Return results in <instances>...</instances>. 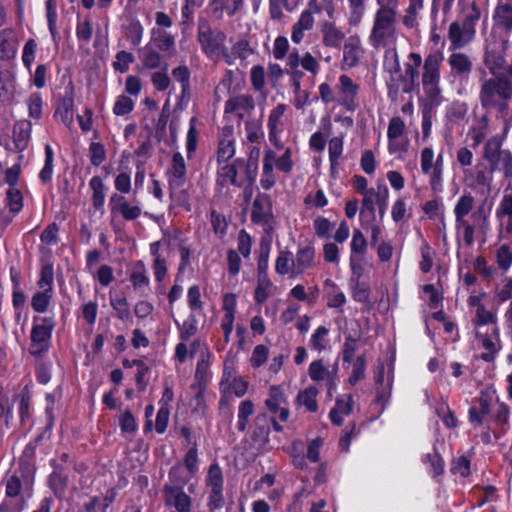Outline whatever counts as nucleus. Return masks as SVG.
<instances>
[{
    "instance_id": "obj_27",
    "label": "nucleus",
    "mask_w": 512,
    "mask_h": 512,
    "mask_svg": "<svg viewBox=\"0 0 512 512\" xmlns=\"http://www.w3.org/2000/svg\"><path fill=\"white\" fill-rule=\"evenodd\" d=\"M14 401L17 404V414L21 424L28 423L32 418V394L27 387H24Z\"/></svg>"
},
{
    "instance_id": "obj_7",
    "label": "nucleus",
    "mask_w": 512,
    "mask_h": 512,
    "mask_svg": "<svg viewBox=\"0 0 512 512\" xmlns=\"http://www.w3.org/2000/svg\"><path fill=\"white\" fill-rule=\"evenodd\" d=\"M475 198L471 193L463 194L456 202L453 212L457 231L462 230L463 240L467 246L473 245L475 241V226L466 219V216L473 211Z\"/></svg>"
},
{
    "instance_id": "obj_29",
    "label": "nucleus",
    "mask_w": 512,
    "mask_h": 512,
    "mask_svg": "<svg viewBox=\"0 0 512 512\" xmlns=\"http://www.w3.org/2000/svg\"><path fill=\"white\" fill-rule=\"evenodd\" d=\"M315 19L312 12L304 10L301 12L298 20L292 27L291 39L294 43L299 44L304 37V32L311 30L314 26Z\"/></svg>"
},
{
    "instance_id": "obj_13",
    "label": "nucleus",
    "mask_w": 512,
    "mask_h": 512,
    "mask_svg": "<svg viewBox=\"0 0 512 512\" xmlns=\"http://www.w3.org/2000/svg\"><path fill=\"white\" fill-rule=\"evenodd\" d=\"M286 110L287 105L285 103H278L271 109L268 117L267 127L269 131V140L273 147L278 151L284 148L283 142L280 139V133L283 131V117Z\"/></svg>"
},
{
    "instance_id": "obj_4",
    "label": "nucleus",
    "mask_w": 512,
    "mask_h": 512,
    "mask_svg": "<svg viewBox=\"0 0 512 512\" xmlns=\"http://www.w3.org/2000/svg\"><path fill=\"white\" fill-rule=\"evenodd\" d=\"M196 40L202 53L210 60L219 61V50L226 42V34L219 27H212L205 18H199L197 22Z\"/></svg>"
},
{
    "instance_id": "obj_18",
    "label": "nucleus",
    "mask_w": 512,
    "mask_h": 512,
    "mask_svg": "<svg viewBox=\"0 0 512 512\" xmlns=\"http://www.w3.org/2000/svg\"><path fill=\"white\" fill-rule=\"evenodd\" d=\"M324 299L326 306L330 309H336L338 312H344V306L347 303V296L343 290L331 279L324 281Z\"/></svg>"
},
{
    "instance_id": "obj_45",
    "label": "nucleus",
    "mask_w": 512,
    "mask_h": 512,
    "mask_svg": "<svg viewBox=\"0 0 512 512\" xmlns=\"http://www.w3.org/2000/svg\"><path fill=\"white\" fill-rule=\"evenodd\" d=\"M53 163L54 151L52 147L49 144H47L44 147V164L39 174V178L42 184H48L52 181L54 166Z\"/></svg>"
},
{
    "instance_id": "obj_5",
    "label": "nucleus",
    "mask_w": 512,
    "mask_h": 512,
    "mask_svg": "<svg viewBox=\"0 0 512 512\" xmlns=\"http://www.w3.org/2000/svg\"><path fill=\"white\" fill-rule=\"evenodd\" d=\"M396 10L378 8L374 15V24L370 34V43L374 48L385 47L395 35Z\"/></svg>"
},
{
    "instance_id": "obj_22",
    "label": "nucleus",
    "mask_w": 512,
    "mask_h": 512,
    "mask_svg": "<svg viewBox=\"0 0 512 512\" xmlns=\"http://www.w3.org/2000/svg\"><path fill=\"white\" fill-rule=\"evenodd\" d=\"M186 183L168 184V195L170 196L171 205L168 209L182 208L186 212L192 210L191 196L188 189L184 188Z\"/></svg>"
},
{
    "instance_id": "obj_14",
    "label": "nucleus",
    "mask_w": 512,
    "mask_h": 512,
    "mask_svg": "<svg viewBox=\"0 0 512 512\" xmlns=\"http://www.w3.org/2000/svg\"><path fill=\"white\" fill-rule=\"evenodd\" d=\"M476 338L480 340L482 347L486 350L480 354L479 359L487 363L493 362L501 349L500 328L495 325L490 336L476 333Z\"/></svg>"
},
{
    "instance_id": "obj_64",
    "label": "nucleus",
    "mask_w": 512,
    "mask_h": 512,
    "mask_svg": "<svg viewBox=\"0 0 512 512\" xmlns=\"http://www.w3.org/2000/svg\"><path fill=\"white\" fill-rule=\"evenodd\" d=\"M6 201L9 210L14 214L19 213L23 208V196L17 188L13 187L7 190Z\"/></svg>"
},
{
    "instance_id": "obj_53",
    "label": "nucleus",
    "mask_w": 512,
    "mask_h": 512,
    "mask_svg": "<svg viewBox=\"0 0 512 512\" xmlns=\"http://www.w3.org/2000/svg\"><path fill=\"white\" fill-rule=\"evenodd\" d=\"M389 200V189L385 183H379L376 190L374 189V201L378 209L380 219H382L386 213Z\"/></svg>"
},
{
    "instance_id": "obj_24",
    "label": "nucleus",
    "mask_w": 512,
    "mask_h": 512,
    "mask_svg": "<svg viewBox=\"0 0 512 512\" xmlns=\"http://www.w3.org/2000/svg\"><path fill=\"white\" fill-rule=\"evenodd\" d=\"M32 134V123L28 120H19L14 123L13 140L16 152H23L28 148Z\"/></svg>"
},
{
    "instance_id": "obj_26",
    "label": "nucleus",
    "mask_w": 512,
    "mask_h": 512,
    "mask_svg": "<svg viewBox=\"0 0 512 512\" xmlns=\"http://www.w3.org/2000/svg\"><path fill=\"white\" fill-rule=\"evenodd\" d=\"M168 184L186 183L187 166L185 159L180 152H175L171 158V166L166 172Z\"/></svg>"
},
{
    "instance_id": "obj_36",
    "label": "nucleus",
    "mask_w": 512,
    "mask_h": 512,
    "mask_svg": "<svg viewBox=\"0 0 512 512\" xmlns=\"http://www.w3.org/2000/svg\"><path fill=\"white\" fill-rule=\"evenodd\" d=\"M110 305L115 312L114 316L116 319L122 322H126L131 319L130 305L124 294L115 296L111 295Z\"/></svg>"
},
{
    "instance_id": "obj_31",
    "label": "nucleus",
    "mask_w": 512,
    "mask_h": 512,
    "mask_svg": "<svg viewBox=\"0 0 512 512\" xmlns=\"http://www.w3.org/2000/svg\"><path fill=\"white\" fill-rule=\"evenodd\" d=\"M450 69L458 76L468 75L473 69V64L468 55L462 52H453L448 59Z\"/></svg>"
},
{
    "instance_id": "obj_57",
    "label": "nucleus",
    "mask_w": 512,
    "mask_h": 512,
    "mask_svg": "<svg viewBox=\"0 0 512 512\" xmlns=\"http://www.w3.org/2000/svg\"><path fill=\"white\" fill-rule=\"evenodd\" d=\"M328 334L329 330L325 325L318 326L314 333L311 335L309 343L310 348L317 352H322V350H325L328 343Z\"/></svg>"
},
{
    "instance_id": "obj_41",
    "label": "nucleus",
    "mask_w": 512,
    "mask_h": 512,
    "mask_svg": "<svg viewBox=\"0 0 512 512\" xmlns=\"http://www.w3.org/2000/svg\"><path fill=\"white\" fill-rule=\"evenodd\" d=\"M344 150V140L342 137L334 136L328 142V156L330 163L331 174L334 173L338 165L339 158L342 156Z\"/></svg>"
},
{
    "instance_id": "obj_58",
    "label": "nucleus",
    "mask_w": 512,
    "mask_h": 512,
    "mask_svg": "<svg viewBox=\"0 0 512 512\" xmlns=\"http://www.w3.org/2000/svg\"><path fill=\"white\" fill-rule=\"evenodd\" d=\"M169 65L167 62H164L161 71H157L152 73L151 75V83L157 89L158 92H164L169 88L171 84V78L168 74Z\"/></svg>"
},
{
    "instance_id": "obj_51",
    "label": "nucleus",
    "mask_w": 512,
    "mask_h": 512,
    "mask_svg": "<svg viewBox=\"0 0 512 512\" xmlns=\"http://www.w3.org/2000/svg\"><path fill=\"white\" fill-rule=\"evenodd\" d=\"M237 164L239 168H244V176H246V182L250 186L256 181L258 175V160L251 156L246 160L245 158H237Z\"/></svg>"
},
{
    "instance_id": "obj_47",
    "label": "nucleus",
    "mask_w": 512,
    "mask_h": 512,
    "mask_svg": "<svg viewBox=\"0 0 512 512\" xmlns=\"http://www.w3.org/2000/svg\"><path fill=\"white\" fill-rule=\"evenodd\" d=\"M152 269L154 274V280L157 284V289L160 291L165 289V280L169 273V263L165 259H153Z\"/></svg>"
},
{
    "instance_id": "obj_20",
    "label": "nucleus",
    "mask_w": 512,
    "mask_h": 512,
    "mask_svg": "<svg viewBox=\"0 0 512 512\" xmlns=\"http://www.w3.org/2000/svg\"><path fill=\"white\" fill-rule=\"evenodd\" d=\"M232 126H224L221 137L218 140L217 161L218 164L226 163L235 155V138Z\"/></svg>"
},
{
    "instance_id": "obj_12",
    "label": "nucleus",
    "mask_w": 512,
    "mask_h": 512,
    "mask_svg": "<svg viewBox=\"0 0 512 512\" xmlns=\"http://www.w3.org/2000/svg\"><path fill=\"white\" fill-rule=\"evenodd\" d=\"M108 205L113 218L120 215L125 221H133L142 215V207L139 204H131L117 192L110 196Z\"/></svg>"
},
{
    "instance_id": "obj_8",
    "label": "nucleus",
    "mask_w": 512,
    "mask_h": 512,
    "mask_svg": "<svg viewBox=\"0 0 512 512\" xmlns=\"http://www.w3.org/2000/svg\"><path fill=\"white\" fill-rule=\"evenodd\" d=\"M34 476V467L27 462V460L21 458L17 469L14 470L13 475H11L6 481V496L9 498H17L20 495L22 488L31 491L34 484Z\"/></svg>"
},
{
    "instance_id": "obj_34",
    "label": "nucleus",
    "mask_w": 512,
    "mask_h": 512,
    "mask_svg": "<svg viewBox=\"0 0 512 512\" xmlns=\"http://www.w3.org/2000/svg\"><path fill=\"white\" fill-rule=\"evenodd\" d=\"M178 330L179 339L183 342L189 341L192 337L197 335L198 321L195 313L191 312L187 318L180 323L178 320H174Z\"/></svg>"
},
{
    "instance_id": "obj_59",
    "label": "nucleus",
    "mask_w": 512,
    "mask_h": 512,
    "mask_svg": "<svg viewBox=\"0 0 512 512\" xmlns=\"http://www.w3.org/2000/svg\"><path fill=\"white\" fill-rule=\"evenodd\" d=\"M348 8H350V16H348V23L352 26L358 25L365 13L366 1L365 0H348Z\"/></svg>"
},
{
    "instance_id": "obj_35",
    "label": "nucleus",
    "mask_w": 512,
    "mask_h": 512,
    "mask_svg": "<svg viewBox=\"0 0 512 512\" xmlns=\"http://www.w3.org/2000/svg\"><path fill=\"white\" fill-rule=\"evenodd\" d=\"M424 463L428 475L432 478L442 476L445 472V462L443 457L438 453V450H433V452L424 455Z\"/></svg>"
},
{
    "instance_id": "obj_19",
    "label": "nucleus",
    "mask_w": 512,
    "mask_h": 512,
    "mask_svg": "<svg viewBox=\"0 0 512 512\" xmlns=\"http://www.w3.org/2000/svg\"><path fill=\"white\" fill-rule=\"evenodd\" d=\"M74 106V88L72 83L66 87V94L59 98L55 109L54 117L59 119L64 125L68 126L73 120Z\"/></svg>"
},
{
    "instance_id": "obj_42",
    "label": "nucleus",
    "mask_w": 512,
    "mask_h": 512,
    "mask_svg": "<svg viewBox=\"0 0 512 512\" xmlns=\"http://www.w3.org/2000/svg\"><path fill=\"white\" fill-rule=\"evenodd\" d=\"M273 282L270 279V276H264L263 278H257V286L254 290V301L258 305H262V303H266L268 298L271 296V291L273 290Z\"/></svg>"
},
{
    "instance_id": "obj_17",
    "label": "nucleus",
    "mask_w": 512,
    "mask_h": 512,
    "mask_svg": "<svg viewBox=\"0 0 512 512\" xmlns=\"http://www.w3.org/2000/svg\"><path fill=\"white\" fill-rule=\"evenodd\" d=\"M339 83L341 94L340 105L348 111H355L357 108L355 100L359 92V85L353 82V80L346 74L339 77Z\"/></svg>"
},
{
    "instance_id": "obj_60",
    "label": "nucleus",
    "mask_w": 512,
    "mask_h": 512,
    "mask_svg": "<svg viewBox=\"0 0 512 512\" xmlns=\"http://www.w3.org/2000/svg\"><path fill=\"white\" fill-rule=\"evenodd\" d=\"M135 61V56L133 53L120 50L116 54V60L112 63L113 69L118 73H126L129 70L131 63Z\"/></svg>"
},
{
    "instance_id": "obj_54",
    "label": "nucleus",
    "mask_w": 512,
    "mask_h": 512,
    "mask_svg": "<svg viewBox=\"0 0 512 512\" xmlns=\"http://www.w3.org/2000/svg\"><path fill=\"white\" fill-rule=\"evenodd\" d=\"M141 62L145 69H161L164 65L160 52L153 49H145L141 54Z\"/></svg>"
},
{
    "instance_id": "obj_61",
    "label": "nucleus",
    "mask_w": 512,
    "mask_h": 512,
    "mask_svg": "<svg viewBox=\"0 0 512 512\" xmlns=\"http://www.w3.org/2000/svg\"><path fill=\"white\" fill-rule=\"evenodd\" d=\"M362 196V207L360 209L361 220L367 219L369 221H375V194L366 192L362 194Z\"/></svg>"
},
{
    "instance_id": "obj_48",
    "label": "nucleus",
    "mask_w": 512,
    "mask_h": 512,
    "mask_svg": "<svg viewBox=\"0 0 512 512\" xmlns=\"http://www.w3.org/2000/svg\"><path fill=\"white\" fill-rule=\"evenodd\" d=\"M54 284V266L51 262H46L40 266L39 279L37 281V287L40 290H53Z\"/></svg>"
},
{
    "instance_id": "obj_56",
    "label": "nucleus",
    "mask_w": 512,
    "mask_h": 512,
    "mask_svg": "<svg viewBox=\"0 0 512 512\" xmlns=\"http://www.w3.org/2000/svg\"><path fill=\"white\" fill-rule=\"evenodd\" d=\"M198 131L197 118L192 116L189 122V129L186 137V151L188 159H192L197 151Z\"/></svg>"
},
{
    "instance_id": "obj_3",
    "label": "nucleus",
    "mask_w": 512,
    "mask_h": 512,
    "mask_svg": "<svg viewBox=\"0 0 512 512\" xmlns=\"http://www.w3.org/2000/svg\"><path fill=\"white\" fill-rule=\"evenodd\" d=\"M56 319L51 316L35 315L32 318L29 353L32 357H44L52 346Z\"/></svg>"
},
{
    "instance_id": "obj_10",
    "label": "nucleus",
    "mask_w": 512,
    "mask_h": 512,
    "mask_svg": "<svg viewBox=\"0 0 512 512\" xmlns=\"http://www.w3.org/2000/svg\"><path fill=\"white\" fill-rule=\"evenodd\" d=\"M273 218V200L271 199L270 194L266 192H258L251 207V223L254 225L271 227Z\"/></svg>"
},
{
    "instance_id": "obj_9",
    "label": "nucleus",
    "mask_w": 512,
    "mask_h": 512,
    "mask_svg": "<svg viewBox=\"0 0 512 512\" xmlns=\"http://www.w3.org/2000/svg\"><path fill=\"white\" fill-rule=\"evenodd\" d=\"M493 401L494 396L490 391H480L473 404L469 407L468 420L471 425L479 427L484 423L490 424Z\"/></svg>"
},
{
    "instance_id": "obj_28",
    "label": "nucleus",
    "mask_w": 512,
    "mask_h": 512,
    "mask_svg": "<svg viewBox=\"0 0 512 512\" xmlns=\"http://www.w3.org/2000/svg\"><path fill=\"white\" fill-rule=\"evenodd\" d=\"M172 77L178 81L181 85V93L179 96V101L190 100L191 96V71L188 66L180 65L172 69L171 71Z\"/></svg>"
},
{
    "instance_id": "obj_23",
    "label": "nucleus",
    "mask_w": 512,
    "mask_h": 512,
    "mask_svg": "<svg viewBox=\"0 0 512 512\" xmlns=\"http://www.w3.org/2000/svg\"><path fill=\"white\" fill-rule=\"evenodd\" d=\"M237 158L232 163H225L220 166L217 172L216 185L221 189L227 184H231L236 187H244V182L237 179L238 176Z\"/></svg>"
},
{
    "instance_id": "obj_44",
    "label": "nucleus",
    "mask_w": 512,
    "mask_h": 512,
    "mask_svg": "<svg viewBox=\"0 0 512 512\" xmlns=\"http://www.w3.org/2000/svg\"><path fill=\"white\" fill-rule=\"evenodd\" d=\"M319 391L314 386H309L308 388L300 391L298 396H296V400L304 405L308 412L315 413L318 411V402L317 395Z\"/></svg>"
},
{
    "instance_id": "obj_30",
    "label": "nucleus",
    "mask_w": 512,
    "mask_h": 512,
    "mask_svg": "<svg viewBox=\"0 0 512 512\" xmlns=\"http://www.w3.org/2000/svg\"><path fill=\"white\" fill-rule=\"evenodd\" d=\"M345 33L333 22H325L322 27V43L325 47L338 48L343 42Z\"/></svg>"
},
{
    "instance_id": "obj_25",
    "label": "nucleus",
    "mask_w": 512,
    "mask_h": 512,
    "mask_svg": "<svg viewBox=\"0 0 512 512\" xmlns=\"http://www.w3.org/2000/svg\"><path fill=\"white\" fill-rule=\"evenodd\" d=\"M316 256L315 247L311 244L298 247L296 258L292 261V268L296 274L305 272L314 266Z\"/></svg>"
},
{
    "instance_id": "obj_50",
    "label": "nucleus",
    "mask_w": 512,
    "mask_h": 512,
    "mask_svg": "<svg viewBox=\"0 0 512 512\" xmlns=\"http://www.w3.org/2000/svg\"><path fill=\"white\" fill-rule=\"evenodd\" d=\"M440 104H434L427 99H424L422 101V133H423V139L426 140L430 133L432 128V117L434 114V108L439 106Z\"/></svg>"
},
{
    "instance_id": "obj_16",
    "label": "nucleus",
    "mask_w": 512,
    "mask_h": 512,
    "mask_svg": "<svg viewBox=\"0 0 512 512\" xmlns=\"http://www.w3.org/2000/svg\"><path fill=\"white\" fill-rule=\"evenodd\" d=\"M271 433V421L267 412L258 413L251 426V440L259 446L269 442Z\"/></svg>"
},
{
    "instance_id": "obj_39",
    "label": "nucleus",
    "mask_w": 512,
    "mask_h": 512,
    "mask_svg": "<svg viewBox=\"0 0 512 512\" xmlns=\"http://www.w3.org/2000/svg\"><path fill=\"white\" fill-rule=\"evenodd\" d=\"M92 190V207L95 210H101L104 207L106 199V187L100 176H93L89 182Z\"/></svg>"
},
{
    "instance_id": "obj_2",
    "label": "nucleus",
    "mask_w": 512,
    "mask_h": 512,
    "mask_svg": "<svg viewBox=\"0 0 512 512\" xmlns=\"http://www.w3.org/2000/svg\"><path fill=\"white\" fill-rule=\"evenodd\" d=\"M445 59L444 52L440 49H432L423 59L422 85L424 99L434 103L443 102L441 82V66Z\"/></svg>"
},
{
    "instance_id": "obj_52",
    "label": "nucleus",
    "mask_w": 512,
    "mask_h": 512,
    "mask_svg": "<svg viewBox=\"0 0 512 512\" xmlns=\"http://www.w3.org/2000/svg\"><path fill=\"white\" fill-rule=\"evenodd\" d=\"M126 37L132 47H137L143 39V25L138 19H132L125 27Z\"/></svg>"
},
{
    "instance_id": "obj_15",
    "label": "nucleus",
    "mask_w": 512,
    "mask_h": 512,
    "mask_svg": "<svg viewBox=\"0 0 512 512\" xmlns=\"http://www.w3.org/2000/svg\"><path fill=\"white\" fill-rule=\"evenodd\" d=\"M164 493L167 505L173 506L175 512H191L192 498L185 493L183 487L165 485Z\"/></svg>"
},
{
    "instance_id": "obj_62",
    "label": "nucleus",
    "mask_w": 512,
    "mask_h": 512,
    "mask_svg": "<svg viewBox=\"0 0 512 512\" xmlns=\"http://www.w3.org/2000/svg\"><path fill=\"white\" fill-rule=\"evenodd\" d=\"M293 254L290 251H280L274 264V270L279 275H286L292 267Z\"/></svg>"
},
{
    "instance_id": "obj_33",
    "label": "nucleus",
    "mask_w": 512,
    "mask_h": 512,
    "mask_svg": "<svg viewBox=\"0 0 512 512\" xmlns=\"http://www.w3.org/2000/svg\"><path fill=\"white\" fill-rule=\"evenodd\" d=\"M255 107V102L250 95H238L230 97L224 104V113H235L238 110L250 112Z\"/></svg>"
},
{
    "instance_id": "obj_38",
    "label": "nucleus",
    "mask_w": 512,
    "mask_h": 512,
    "mask_svg": "<svg viewBox=\"0 0 512 512\" xmlns=\"http://www.w3.org/2000/svg\"><path fill=\"white\" fill-rule=\"evenodd\" d=\"M505 54L501 50L490 49L486 50L484 54V65L488 68L492 75H497V72L505 69Z\"/></svg>"
},
{
    "instance_id": "obj_1",
    "label": "nucleus",
    "mask_w": 512,
    "mask_h": 512,
    "mask_svg": "<svg viewBox=\"0 0 512 512\" xmlns=\"http://www.w3.org/2000/svg\"><path fill=\"white\" fill-rule=\"evenodd\" d=\"M479 102L483 109L506 114L512 98V82L504 74L484 79L480 85Z\"/></svg>"
},
{
    "instance_id": "obj_40",
    "label": "nucleus",
    "mask_w": 512,
    "mask_h": 512,
    "mask_svg": "<svg viewBox=\"0 0 512 512\" xmlns=\"http://www.w3.org/2000/svg\"><path fill=\"white\" fill-rule=\"evenodd\" d=\"M54 291L41 290L35 292L31 298V308L38 314L47 312L53 299Z\"/></svg>"
},
{
    "instance_id": "obj_43",
    "label": "nucleus",
    "mask_w": 512,
    "mask_h": 512,
    "mask_svg": "<svg viewBox=\"0 0 512 512\" xmlns=\"http://www.w3.org/2000/svg\"><path fill=\"white\" fill-rule=\"evenodd\" d=\"M465 30L461 24L457 21L450 23L449 27V39H450V50L461 49L468 44L469 39H465Z\"/></svg>"
},
{
    "instance_id": "obj_46",
    "label": "nucleus",
    "mask_w": 512,
    "mask_h": 512,
    "mask_svg": "<svg viewBox=\"0 0 512 512\" xmlns=\"http://www.w3.org/2000/svg\"><path fill=\"white\" fill-rule=\"evenodd\" d=\"M254 414V403L250 399L240 402L238 406V421L237 429L240 432H245L249 424L250 417Z\"/></svg>"
},
{
    "instance_id": "obj_63",
    "label": "nucleus",
    "mask_w": 512,
    "mask_h": 512,
    "mask_svg": "<svg viewBox=\"0 0 512 512\" xmlns=\"http://www.w3.org/2000/svg\"><path fill=\"white\" fill-rule=\"evenodd\" d=\"M28 114L32 119L39 121L43 115V97L41 93H33L27 101Z\"/></svg>"
},
{
    "instance_id": "obj_55",
    "label": "nucleus",
    "mask_w": 512,
    "mask_h": 512,
    "mask_svg": "<svg viewBox=\"0 0 512 512\" xmlns=\"http://www.w3.org/2000/svg\"><path fill=\"white\" fill-rule=\"evenodd\" d=\"M244 0H212L211 5L214 6L215 12L220 11L226 13L227 16L233 17L243 6Z\"/></svg>"
},
{
    "instance_id": "obj_32",
    "label": "nucleus",
    "mask_w": 512,
    "mask_h": 512,
    "mask_svg": "<svg viewBox=\"0 0 512 512\" xmlns=\"http://www.w3.org/2000/svg\"><path fill=\"white\" fill-rule=\"evenodd\" d=\"M360 273H357L356 280L351 279V297L356 303H363L371 306V287L366 282L359 281Z\"/></svg>"
},
{
    "instance_id": "obj_6",
    "label": "nucleus",
    "mask_w": 512,
    "mask_h": 512,
    "mask_svg": "<svg viewBox=\"0 0 512 512\" xmlns=\"http://www.w3.org/2000/svg\"><path fill=\"white\" fill-rule=\"evenodd\" d=\"M503 140L499 136L489 138L483 147V158L488 162L490 172L500 171L505 178L512 177V153L502 150Z\"/></svg>"
},
{
    "instance_id": "obj_11",
    "label": "nucleus",
    "mask_w": 512,
    "mask_h": 512,
    "mask_svg": "<svg viewBox=\"0 0 512 512\" xmlns=\"http://www.w3.org/2000/svg\"><path fill=\"white\" fill-rule=\"evenodd\" d=\"M408 60L404 62V73L400 72V79H403L401 91L403 94H411L419 86V69L423 63V57L418 52H410Z\"/></svg>"
},
{
    "instance_id": "obj_49",
    "label": "nucleus",
    "mask_w": 512,
    "mask_h": 512,
    "mask_svg": "<svg viewBox=\"0 0 512 512\" xmlns=\"http://www.w3.org/2000/svg\"><path fill=\"white\" fill-rule=\"evenodd\" d=\"M383 69L390 75L401 74V62L396 48L385 50L383 56Z\"/></svg>"
},
{
    "instance_id": "obj_37",
    "label": "nucleus",
    "mask_w": 512,
    "mask_h": 512,
    "mask_svg": "<svg viewBox=\"0 0 512 512\" xmlns=\"http://www.w3.org/2000/svg\"><path fill=\"white\" fill-rule=\"evenodd\" d=\"M308 375L311 380L316 383L326 379L329 390L333 387V376L323 363L322 359H318L310 363L308 367Z\"/></svg>"
},
{
    "instance_id": "obj_21",
    "label": "nucleus",
    "mask_w": 512,
    "mask_h": 512,
    "mask_svg": "<svg viewBox=\"0 0 512 512\" xmlns=\"http://www.w3.org/2000/svg\"><path fill=\"white\" fill-rule=\"evenodd\" d=\"M128 280L133 289L140 294H144L145 290L150 287V278L143 260H137L132 264L128 273Z\"/></svg>"
}]
</instances>
